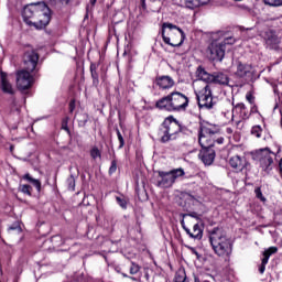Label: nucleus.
Wrapping results in <instances>:
<instances>
[{
	"mask_svg": "<svg viewBox=\"0 0 282 282\" xmlns=\"http://www.w3.org/2000/svg\"><path fill=\"white\" fill-rule=\"evenodd\" d=\"M22 17L28 25H33L36 30H43L50 24L52 11L45 2H37L26 6Z\"/></svg>",
	"mask_w": 282,
	"mask_h": 282,
	"instance_id": "obj_1",
	"label": "nucleus"
},
{
	"mask_svg": "<svg viewBox=\"0 0 282 282\" xmlns=\"http://www.w3.org/2000/svg\"><path fill=\"white\" fill-rule=\"evenodd\" d=\"M209 243L217 257L226 259L232 254V241L228 239L224 229L214 228L209 231Z\"/></svg>",
	"mask_w": 282,
	"mask_h": 282,
	"instance_id": "obj_2",
	"label": "nucleus"
},
{
	"mask_svg": "<svg viewBox=\"0 0 282 282\" xmlns=\"http://www.w3.org/2000/svg\"><path fill=\"white\" fill-rule=\"evenodd\" d=\"M209 243L217 257L226 259L232 254V241L228 239L224 229L214 228L209 231Z\"/></svg>",
	"mask_w": 282,
	"mask_h": 282,
	"instance_id": "obj_3",
	"label": "nucleus"
},
{
	"mask_svg": "<svg viewBox=\"0 0 282 282\" xmlns=\"http://www.w3.org/2000/svg\"><path fill=\"white\" fill-rule=\"evenodd\" d=\"M219 39H214L207 47V56L210 61L221 63L226 56V45H235L237 40L232 36H224V32L218 33Z\"/></svg>",
	"mask_w": 282,
	"mask_h": 282,
	"instance_id": "obj_4",
	"label": "nucleus"
},
{
	"mask_svg": "<svg viewBox=\"0 0 282 282\" xmlns=\"http://www.w3.org/2000/svg\"><path fill=\"white\" fill-rule=\"evenodd\" d=\"M162 39L164 43L171 45V47H181L184 43V31L172 23H163L162 25Z\"/></svg>",
	"mask_w": 282,
	"mask_h": 282,
	"instance_id": "obj_5",
	"label": "nucleus"
},
{
	"mask_svg": "<svg viewBox=\"0 0 282 282\" xmlns=\"http://www.w3.org/2000/svg\"><path fill=\"white\" fill-rule=\"evenodd\" d=\"M219 135V128L213 123H200L198 132V142L202 149H213L215 139Z\"/></svg>",
	"mask_w": 282,
	"mask_h": 282,
	"instance_id": "obj_6",
	"label": "nucleus"
},
{
	"mask_svg": "<svg viewBox=\"0 0 282 282\" xmlns=\"http://www.w3.org/2000/svg\"><path fill=\"white\" fill-rule=\"evenodd\" d=\"M276 158V154L272 152L270 149L264 148L256 151L252 154V160L254 162H258V164L262 167V171L265 173H269L274 169V159Z\"/></svg>",
	"mask_w": 282,
	"mask_h": 282,
	"instance_id": "obj_7",
	"label": "nucleus"
},
{
	"mask_svg": "<svg viewBox=\"0 0 282 282\" xmlns=\"http://www.w3.org/2000/svg\"><path fill=\"white\" fill-rule=\"evenodd\" d=\"M180 122L173 117L166 118L159 130L161 142H171V140H175V135L180 133Z\"/></svg>",
	"mask_w": 282,
	"mask_h": 282,
	"instance_id": "obj_8",
	"label": "nucleus"
},
{
	"mask_svg": "<svg viewBox=\"0 0 282 282\" xmlns=\"http://www.w3.org/2000/svg\"><path fill=\"white\" fill-rule=\"evenodd\" d=\"M158 174H159V178H158L156 186H159L160 188H171V186H173V183L175 181L186 175V172H184V169L178 167V169L171 170L169 172L159 171Z\"/></svg>",
	"mask_w": 282,
	"mask_h": 282,
	"instance_id": "obj_9",
	"label": "nucleus"
},
{
	"mask_svg": "<svg viewBox=\"0 0 282 282\" xmlns=\"http://www.w3.org/2000/svg\"><path fill=\"white\" fill-rule=\"evenodd\" d=\"M196 97L200 109H213L215 101H213V90H210V86L208 84L205 85L198 94H196Z\"/></svg>",
	"mask_w": 282,
	"mask_h": 282,
	"instance_id": "obj_10",
	"label": "nucleus"
},
{
	"mask_svg": "<svg viewBox=\"0 0 282 282\" xmlns=\"http://www.w3.org/2000/svg\"><path fill=\"white\" fill-rule=\"evenodd\" d=\"M31 70H19L17 73V85L21 91H25V89H30L32 85H34V76Z\"/></svg>",
	"mask_w": 282,
	"mask_h": 282,
	"instance_id": "obj_11",
	"label": "nucleus"
},
{
	"mask_svg": "<svg viewBox=\"0 0 282 282\" xmlns=\"http://www.w3.org/2000/svg\"><path fill=\"white\" fill-rule=\"evenodd\" d=\"M170 96L172 111H186V107H188V97L186 95L174 91Z\"/></svg>",
	"mask_w": 282,
	"mask_h": 282,
	"instance_id": "obj_12",
	"label": "nucleus"
},
{
	"mask_svg": "<svg viewBox=\"0 0 282 282\" xmlns=\"http://www.w3.org/2000/svg\"><path fill=\"white\" fill-rule=\"evenodd\" d=\"M23 65L24 70L34 72L36 69V66L39 65V53H36V51L32 48L25 51L23 56Z\"/></svg>",
	"mask_w": 282,
	"mask_h": 282,
	"instance_id": "obj_13",
	"label": "nucleus"
},
{
	"mask_svg": "<svg viewBox=\"0 0 282 282\" xmlns=\"http://www.w3.org/2000/svg\"><path fill=\"white\" fill-rule=\"evenodd\" d=\"M234 74L238 78H246V76H250L252 74V66L248 64H243L241 62H236L234 64Z\"/></svg>",
	"mask_w": 282,
	"mask_h": 282,
	"instance_id": "obj_14",
	"label": "nucleus"
},
{
	"mask_svg": "<svg viewBox=\"0 0 282 282\" xmlns=\"http://www.w3.org/2000/svg\"><path fill=\"white\" fill-rule=\"evenodd\" d=\"M181 225L185 232L191 237V239H202V237H204V229H202L199 223H194L193 230L186 227L184 220L181 221Z\"/></svg>",
	"mask_w": 282,
	"mask_h": 282,
	"instance_id": "obj_15",
	"label": "nucleus"
},
{
	"mask_svg": "<svg viewBox=\"0 0 282 282\" xmlns=\"http://www.w3.org/2000/svg\"><path fill=\"white\" fill-rule=\"evenodd\" d=\"M215 150L213 148H202L198 156L205 166H210L215 162Z\"/></svg>",
	"mask_w": 282,
	"mask_h": 282,
	"instance_id": "obj_16",
	"label": "nucleus"
},
{
	"mask_svg": "<svg viewBox=\"0 0 282 282\" xmlns=\"http://www.w3.org/2000/svg\"><path fill=\"white\" fill-rule=\"evenodd\" d=\"M229 165L235 171L241 172L248 166V160H246V156L234 155L229 159Z\"/></svg>",
	"mask_w": 282,
	"mask_h": 282,
	"instance_id": "obj_17",
	"label": "nucleus"
},
{
	"mask_svg": "<svg viewBox=\"0 0 282 282\" xmlns=\"http://www.w3.org/2000/svg\"><path fill=\"white\" fill-rule=\"evenodd\" d=\"M276 252H279V248L276 247H270L263 252L262 263L259 268L260 274H263V272H265V265H268V261H270V257H272V254H276Z\"/></svg>",
	"mask_w": 282,
	"mask_h": 282,
	"instance_id": "obj_18",
	"label": "nucleus"
},
{
	"mask_svg": "<svg viewBox=\"0 0 282 282\" xmlns=\"http://www.w3.org/2000/svg\"><path fill=\"white\" fill-rule=\"evenodd\" d=\"M0 78H1V89L4 94H14V88L12 87V84H10V79L8 78V74L0 72Z\"/></svg>",
	"mask_w": 282,
	"mask_h": 282,
	"instance_id": "obj_19",
	"label": "nucleus"
},
{
	"mask_svg": "<svg viewBox=\"0 0 282 282\" xmlns=\"http://www.w3.org/2000/svg\"><path fill=\"white\" fill-rule=\"evenodd\" d=\"M156 85L161 87V89H171L175 85V80L171 78V76H162L156 78Z\"/></svg>",
	"mask_w": 282,
	"mask_h": 282,
	"instance_id": "obj_20",
	"label": "nucleus"
},
{
	"mask_svg": "<svg viewBox=\"0 0 282 282\" xmlns=\"http://www.w3.org/2000/svg\"><path fill=\"white\" fill-rule=\"evenodd\" d=\"M196 75L199 80H203V83H213L215 80L214 74H209L202 66L197 68Z\"/></svg>",
	"mask_w": 282,
	"mask_h": 282,
	"instance_id": "obj_21",
	"label": "nucleus"
},
{
	"mask_svg": "<svg viewBox=\"0 0 282 282\" xmlns=\"http://www.w3.org/2000/svg\"><path fill=\"white\" fill-rule=\"evenodd\" d=\"M232 113H239L241 120H248L250 118V111H248L245 104H237L234 107Z\"/></svg>",
	"mask_w": 282,
	"mask_h": 282,
	"instance_id": "obj_22",
	"label": "nucleus"
},
{
	"mask_svg": "<svg viewBox=\"0 0 282 282\" xmlns=\"http://www.w3.org/2000/svg\"><path fill=\"white\" fill-rule=\"evenodd\" d=\"M156 107L158 109H165V111H173V108L171 107V95H167L156 101Z\"/></svg>",
	"mask_w": 282,
	"mask_h": 282,
	"instance_id": "obj_23",
	"label": "nucleus"
},
{
	"mask_svg": "<svg viewBox=\"0 0 282 282\" xmlns=\"http://www.w3.org/2000/svg\"><path fill=\"white\" fill-rule=\"evenodd\" d=\"M216 85H228L229 78L228 75L224 73H214V80Z\"/></svg>",
	"mask_w": 282,
	"mask_h": 282,
	"instance_id": "obj_24",
	"label": "nucleus"
},
{
	"mask_svg": "<svg viewBox=\"0 0 282 282\" xmlns=\"http://www.w3.org/2000/svg\"><path fill=\"white\" fill-rule=\"evenodd\" d=\"M181 6L188 10H195V8H199V0H181Z\"/></svg>",
	"mask_w": 282,
	"mask_h": 282,
	"instance_id": "obj_25",
	"label": "nucleus"
},
{
	"mask_svg": "<svg viewBox=\"0 0 282 282\" xmlns=\"http://www.w3.org/2000/svg\"><path fill=\"white\" fill-rule=\"evenodd\" d=\"M174 282H188V280L186 279V271L182 269L176 271L174 276Z\"/></svg>",
	"mask_w": 282,
	"mask_h": 282,
	"instance_id": "obj_26",
	"label": "nucleus"
},
{
	"mask_svg": "<svg viewBox=\"0 0 282 282\" xmlns=\"http://www.w3.org/2000/svg\"><path fill=\"white\" fill-rule=\"evenodd\" d=\"M267 45L270 50H276L279 45V37L276 35H272L271 37L267 39Z\"/></svg>",
	"mask_w": 282,
	"mask_h": 282,
	"instance_id": "obj_27",
	"label": "nucleus"
},
{
	"mask_svg": "<svg viewBox=\"0 0 282 282\" xmlns=\"http://www.w3.org/2000/svg\"><path fill=\"white\" fill-rule=\"evenodd\" d=\"M96 68H97L96 64H90V74H91L94 85H98L99 83L98 72H96Z\"/></svg>",
	"mask_w": 282,
	"mask_h": 282,
	"instance_id": "obj_28",
	"label": "nucleus"
},
{
	"mask_svg": "<svg viewBox=\"0 0 282 282\" xmlns=\"http://www.w3.org/2000/svg\"><path fill=\"white\" fill-rule=\"evenodd\" d=\"M24 180H26L28 182H30L31 184H33V186H35V188L37 191H41V181L36 180V178H32V176H30V174H25L24 175Z\"/></svg>",
	"mask_w": 282,
	"mask_h": 282,
	"instance_id": "obj_29",
	"label": "nucleus"
},
{
	"mask_svg": "<svg viewBox=\"0 0 282 282\" xmlns=\"http://www.w3.org/2000/svg\"><path fill=\"white\" fill-rule=\"evenodd\" d=\"M90 158H93V160H98V159L100 160V158H102V154L97 147H94L90 150Z\"/></svg>",
	"mask_w": 282,
	"mask_h": 282,
	"instance_id": "obj_30",
	"label": "nucleus"
},
{
	"mask_svg": "<svg viewBox=\"0 0 282 282\" xmlns=\"http://www.w3.org/2000/svg\"><path fill=\"white\" fill-rule=\"evenodd\" d=\"M116 199H117V203L119 204V206L123 210H127V205L129 204V200L127 198H124V196H122V197L117 196Z\"/></svg>",
	"mask_w": 282,
	"mask_h": 282,
	"instance_id": "obj_31",
	"label": "nucleus"
},
{
	"mask_svg": "<svg viewBox=\"0 0 282 282\" xmlns=\"http://www.w3.org/2000/svg\"><path fill=\"white\" fill-rule=\"evenodd\" d=\"M8 230L10 234L14 232L15 235H21L22 232L21 225H19V223H14Z\"/></svg>",
	"mask_w": 282,
	"mask_h": 282,
	"instance_id": "obj_32",
	"label": "nucleus"
},
{
	"mask_svg": "<svg viewBox=\"0 0 282 282\" xmlns=\"http://www.w3.org/2000/svg\"><path fill=\"white\" fill-rule=\"evenodd\" d=\"M19 191L21 193H23L24 195H29V196L32 195V186H30V185H20Z\"/></svg>",
	"mask_w": 282,
	"mask_h": 282,
	"instance_id": "obj_33",
	"label": "nucleus"
},
{
	"mask_svg": "<svg viewBox=\"0 0 282 282\" xmlns=\"http://www.w3.org/2000/svg\"><path fill=\"white\" fill-rule=\"evenodd\" d=\"M251 133L256 138H261V133H263V129L261 128V126H253L252 129H251Z\"/></svg>",
	"mask_w": 282,
	"mask_h": 282,
	"instance_id": "obj_34",
	"label": "nucleus"
},
{
	"mask_svg": "<svg viewBox=\"0 0 282 282\" xmlns=\"http://www.w3.org/2000/svg\"><path fill=\"white\" fill-rule=\"evenodd\" d=\"M254 194H256L257 199H260V202H263V203L267 202L265 196H263V192H261V187H257L254 189Z\"/></svg>",
	"mask_w": 282,
	"mask_h": 282,
	"instance_id": "obj_35",
	"label": "nucleus"
},
{
	"mask_svg": "<svg viewBox=\"0 0 282 282\" xmlns=\"http://www.w3.org/2000/svg\"><path fill=\"white\" fill-rule=\"evenodd\" d=\"M67 184H68V191H74V188H76V178H74V176L68 177Z\"/></svg>",
	"mask_w": 282,
	"mask_h": 282,
	"instance_id": "obj_36",
	"label": "nucleus"
},
{
	"mask_svg": "<svg viewBox=\"0 0 282 282\" xmlns=\"http://www.w3.org/2000/svg\"><path fill=\"white\" fill-rule=\"evenodd\" d=\"M140 272V267L135 262H131L130 274H138Z\"/></svg>",
	"mask_w": 282,
	"mask_h": 282,
	"instance_id": "obj_37",
	"label": "nucleus"
},
{
	"mask_svg": "<svg viewBox=\"0 0 282 282\" xmlns=\"http://www.w3.org/2000/svg\"><path fill=\"white\" fill-rule=\"evenodd\" d=\"M264 3H267V6H273V7H278V6H282V0H263Z\"/></svg>",
	"mask_w": 282,
	"mask_h": 282,
	"instance_id": "obj_38",
	"label": "nucleus"
},
{
	"mask_svg": "<svg viewBox=\"0 0 282 282\" xmlns=\"http://www.w3.org/2000/svg\"><path fill=\"white\" fill-rule=\"evenodd\" d=\"M116 171H118V162H116V160H113V161H111L109 174L113 175V173H116Z\"/></svg>",
	"mask_w": 282,
	"mask_h": 282,
	"instance_id": "obj_39",
	"label": "nucleus"
},
{
	"mask_svg": "<svg viewBox=\"0 0 282 282\" xmlns=\"http://www.w3.org/2000/svg\"><path fill=\"white\" fill-rule=\"evenodd\" d=\"M185 217L192 218L191 220H188L189 225H193V219L199 220V215H197V213L186 214Z\"/></svg>",
	"mask_w": 282,
	"mask_h": 282,
	"instance_id": "obj_40",
	"label": "nucleus"
},
{
	"mask_svg": "<svg viewBox=\"0 0 282 282\" xmlns=\"http://www.w3.org/2000/svg\"><path fill=\"white\" fill-rule=\"evenodd\" d=\"M117 137L120 142L119 149H122V147H124V138H122V133H120V130H117Z\"/></svg>",
	"mask_w": 282,
	"mask_h": 282,
	"instance_id": "obj_41",
	"label": "nucleus"
},
{
	"mask_svg": "<svg viewBox=\"0 0 282 282\" xmlns=\"http://www.w3.org/2000/svg\"><path fill=\"white\" fill-rule=\"evenodd\" d=\"M51 3H61L62 6H67L69 0H51Z\"/></svg>",
	"mask_w": 282,
	"mask_h": 282,
	"instance_id": "obj_42",
	"label": "nucleus"
},
{
	"mask_svg": "<svg viewBox=\"0 0 282 282\" xmlns=\"http://www.w3.org/2000/svg\"><path fill=\"white\" fill-rule=\"evenodd\" d=\"M67 118L63 119L62 122V129H64V131H67L69 133V127H67Z\"/></svg>",
	"mask_w": 282,
	"mask_h": 282,
	"instance_id": "obj_43",
	"label": "nucleus"
},
{
	"mask_svg": "<svg viewBox=\"0 0 282 282\" xmlns=\"http://www.w3.org/2000/svg\"><path fill=\"white\" fill-rule=\"evenodd\" d=\"M183 197H184L185 199H189V202H195V196H193V195H191V194H188V193H184V194H183Z\"/></svg>",
	"mask_w": 282,
	"mask_h": 282,
	"instance_id": "obj_44",
	"label": "nucleus"
},
{
	"mask_svg": "<svg viewBox=\"0 0 282 282\" xmlns=\"http://www.w3.org/2000/svg\"><path fill=\"white\" fill-rule=\"evenodd\" d=\"M75 109H76V101L72 100L69 102V111H70V113H73Z\"/></svg>",
	"mask_w": 282,
	"mask_h": 282,
	"instance_id": "obj_45",
	"label": "nucleus"
},
{
	"mask_svg": "<svg viewBox=\"0 0 282 282\" xmlns=\"http://www.w3.org/2000/svg\"><path fill=\"white\" fill-rule=\"evenodd\" d=\"M246 99L248 100V102H250V105H252V102H254V96H252L251 94H247Z\"/></svg>",
	"mask_w": 282,
	"mask_h": 282,
	"instance_id": "obj_46",
	"label": "nucleus"
},
{
	"mask_svg": "<svg viewBox=\"0 0 282 282\" xmlns=\"http://www.w3.org/2000/svg\"><path fill=\"white\" fill-rule=\"evenodd\" d=\"M189 250H191L192 254H195V257H197V259H199V252H197L196 248L189 247Z\"/></svg>",
	"mask_w": 282,
	"mask_h": 282,
	"instance_id": "obj_47",
	"label": "nucleus"
},
{
	"mask_svg": "<svg viewBox=\"0 0 282 282\" xmlns=\"http://www.w3.org/2000/svg\"><path fill=\"white\" fill-rule=\"evenodd\" d=\"M207 3H210V0H198V7L206 6Z\"/></svg>",
	"mask_w": 282,
	"mask_h": 282,
	"instance_id": "obj_48",
	"label": "nucleus"
},
{
	"mask_svg": "<svg viewBox=\"0 0 282 282\" xmlns=\"http://www.w3.org/2000/svg\"><path fill=\"white\" fill-rule=\"evenodd\" d=\"M215 142H217V144H224V138L219 137V138H215Z\"/></svg>",
	"mask_w": 282,
	"mask_h": 282,
	"instance_id": "obj_49",
	"label": "nucleus"
},
{
	"mask_svg": "<svg viewBox=\"0 0 282 282\" xmlns=\"http://www.w3.org/2000/svg\"><path fill=\"white\" fill-rule=\"evenodd\" d=\"M236 127H238V129H241L243 127V121L237 120L236 121Z\"/></svg>",
	"mask_w": 282,
	"mask_h": 282,
	"instance_id": "obj_50",
	"label": "nucleus"
},
{
	"mask_svg": "<svg viewBox=\"0 0 282 282\" xmlns=\"http://www.w3.org/2000/svg\"><path fill=\"white\" fill-rule=\"evenodd\" d=\"M141 6L143 10H147V0H141Z\"/></svg>",
	"mask_w": 282,
	"mask_h": 282,
	"instance_id": "obj_51",
	"label": "nucleus"
},
{
	"mask_svg": "<svg viewBox=\"0 0 282 282\" xmlns=\"http://www.w3.org/2000/svg\"><path fill=\"white\" fill-rule=\"evenodd\" d=\"M131 281H138V279L130 276Z\"/></svg>",
	"mask_w": 282,
	"mask_h": 282,
	"instance_id": "obj_52",
	"label": "nucleus"
},
{
	"mask_svg": "<svg viewBox=\"0 0 282 282\" xmlns=\"http://www.w3.org/2000/svg\"><path fill=\"white\" fill-rule=\"evenodd\" d=\"M194 282H200V281H199V278H195V279H194Z\"/></svg>",
	"mask_w": 282,
	"mask_h": 282,
	"instance_id": "obj_53",
	"label": "nucleus"
},
{
	"mask_svg": "<svg viewBox=\"0 0 282 282\" xmlns=\"http://www.w3.org/2000/svg\"><path fill=\"white\" fill-rule=\"evenodd\" d=\"M10 151H14V145H11V147H10Z\"/></svg>",
	"mask_w": 282,
	"mask_h": 282,
	"instance_id": "obj_54",
	"label": "nucleus"
},
{
	"mask_svg": "<svg viewBox=\"0 0 282 282\" xmlns=\"http://www.w3.org/2000/svg\"><path fill=\"white\" fill-rule=\"evenodd\" d=\"M90 3L94 6V3H96V0H90Z\"/></svg>",
	"mask_w": 282,
	"mask_h": 282,
	"instance_id": "obj_55",
	"label": "nucleus"
},
{
	"mask_svg": "<svg viewBox=\"0 0 282 282\" xmlns=\"http://www.w3.org/2000/svg\"><path fill=\"white\" fill-rule=\"evenodd\" d=\"M232 120H235V116H232Z\"/></svg>",
	"mask_w": 282,
	"mask_h": 282,
	"instance_id": "obj_56",
	"label": "nucleus"
}]
</instances>
